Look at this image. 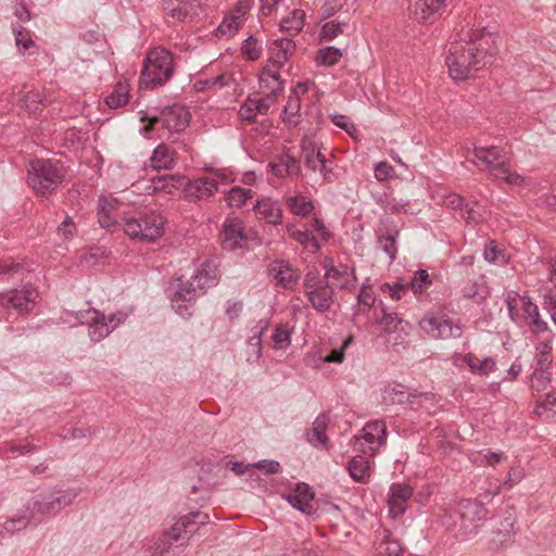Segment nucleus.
I'll return each instance as SVG.
<instances>
[{
    "mask_svg": "<svg viewBox=\"0 0 556 556\" xmlns=\"http://www.w3.org/2000/svg\"><path fill=\"white\" fill-rule=\"evenodd\" d=\"M463 296L466 299H476L477 302L480 303L482 300L486 298L488 292L483 290L482 286H480L477 281L468 282L462 289Z\"/></svg>",
    "mask_w": 556,
    "mask_h": 556,
    "instance_id": "nucleus-61",
    "label": "nucleus"
},
{
    "mask_svg": "<svg viewBox=\"0 0 556 556\" xmlns=\"http://www.w3.org/2000/svg\"><path fill=\"white\" fill-rule=\"evenodd\" d=\"M382 316L379 318V324L383 326L384 332L392 333L396 331H403L406 333L405 327L408 323L399 316L395 312H387L382 307Z\"/></svg>",
    "mask_w": 556,
    "mask_h": 556,
    "instance_id": "nucleus-42",
    "label": "nucleus"
},
{
    "mask_svg": "<svg viewBox=\"0 0 556 556\" xmlns=\"http://www.w3.org/2000/svg\"><path fill=\"white\" fill-rule=\"evenodd\" d=\"M304 294L312 307L318 313L329 312L334 303V291L330 281L321 283L320 287L314 288Z\"/></svg>",
    "mask_w": 556,
    "mask_h": 556,
    "instance_id": "nucleus-19",
    "label": "nucleus"
},
{
    "mask_svg": "<svg viewBox=\"0 0 556 556\" xmlns=\"http://www.w3.org/2000/svg\"><path fill=\"white\" fill-rule=\"evenodd\" d=\"M463 361L468 365L473 374L481 376H488L495 369V361L492 357H485L479 359L473 353H467L464 355Z\"/></svg>",
    "mask_w": 556,
    "mask_h": 556,
    "instance_id": "nucleus-40",
    "label": "nucleus"
},
{
    "mask_svg": "<svg viewBox=\"0 0 556 556\" xmlns=\"http://www.w3.org/2000/svg\"><path fill=\"white\" fill-rule=\"evenodd\" d=\"M240 27V23L237 16L225 18L216 29L217 37H231Z\"/></svg>",
    "mask_w": 556,
    "mask_h": 556,
    "instance_id": "nucleus-58",
    "label": "nucleus"
},
{
    "mask_svg": "<svg viewBox=\"0 0 556 556\" xmlns=\"http://www.w3.org/2000/svg\"><path fill=\"white\" fill-rule=\"evenodd\" d=\"M273 341L276 349H285L291 342V330L287 325H278L273 334Z\"/></svg>",
    "mask_w": 556,
    "mask_h": 556,
    "instance_id": "nucleus-57",
    "label": "nucleus"
},
{
    "mask_svg": "<svg viewBox=\"0 0 556 556\" xmlns=\"http://www.w3.org/2000/svg\"><path fill=\"white\" fill-rule=\"evenodd\" d=\"M253 210L260 219L266 220L268 224L278 225L281 223L282 211L278 202L271 199H262L256 201Z\"/></svg>",
    "mask_w": 556,
    "mask_h": 556,
    "instance_id": "nucleus-29",
    "label": "nucleus"
},
{
    "mask_svg": "<svg viewBox=\"0 0 556 556\" xmlns=\"http://www.w3.org/2000/svg\"><path fill=\"white\" fill-rule=\"evenodd\" d=\"M274 102L268 100L267 98H251L249 97L247 101L239 109V117L242 121L249 123L256 122V115L262 114L265 115L268 113L270 105Z\"/></svg>",
    "mask_w": 556,
    "mask_h": 556,
    "instance_id": "nucleus-27",
    "label": "nucleus"
},
{
    "mask_svg": "<svg viewBox=\"0 0 556 556\" xmlns=\"http://www.w3.org/2000/svg\"><path fill=\"white\" fill-rule=\"evenodd\" d=\"M217 189L218 180L216 178L200 177L186 181L184 194L189 202H197L211 198Z\"/></svg>",
    "mask_w": 556,
    "mask_h": 556,
    "instance_id": "nucleus-15",
    "label": "nucleus"
},
{
    "mask_svg": "<svg viewBox=\"0 0 556 556\" xmlns=\"http://www.w3.org/2000/svg\"><path fill=\"white\" fill-rule=\"evenodd\" d=\"M164 12L179 22L191 21L197 15V7L190 0H162Z\"/></svg>",
    "mask_w": 556,
    "mask_h": 556,
    "instance_id": "nucleus-24",
    "label": "nucleus"
},
{
    "mask_svg": "<svg viewBox=\"0 0 556 556\" xmlns=\"http://www.w3.org/2000/svg\"><path fill=\"white\" fill-rule=\"evenodd\" d=\"M419 326L432 339H457L463 334L459 323H454L451 318L438 317L431 314L421 318Z\"/></svg>",
    "mask_w": 556,
    "mask_h": 556,
    "instance_id": "nucleus-9",
    "label": "nucleus"
},
{
    "mask_svg": "<svg viewBox=\"0 0 556 556\" xmlns=\"http://www.w3.org/2000/svg\"><path fill=\"white\" fill-rule=\"evenodd\" d=\"M13 34L15 36V45L22 54L35 45L29 30L25 27L21 25L13 26Z\"/></svg>",
    "mask_w": 556,
    "mask_h": 556,
    "instance_id": "nucleus-54",
    "label": "nucleus"
},
{
    "mask_svg": "<svg viewBox=\"0 0 556 556\" xmlns=\"http://www.w3.org/2000/svg\"><path fill=\"white\" fill-rule=\"evenodd\" d=\"M328 413L319 414L313 422L312 430L307 433V441L315 447H324L328 450L329 438L326 434L328 428Z\"/></svg>",
    "mask_w": 556,
    "mask_h": 556,
    "instance_id": "nucleus-28",
    "label": "nucleus"
},
{
    "mask_svg": "<svg viewBox=\"0 0 556 556\" xmlns=\"http://www.w3.org/2000/svg\"><path fill=\"white\" fill-rule=\"evenodd\" d=\"M253 191L242 187H232L226 194L225 200L231 207H241L249 199H252Z\"/></svg>",
    "mask_w": 556,
    "mask_h": 556,
    "instance_id": "nucleus-46",
    "label": "nucleus"
},
{
    "mask_svg": "<svg viewBox=\"0 0 556 556\" xmlns=\"http://www.w3.org/2000/svg\"><path fill=\"white\" fill-rule=\"evenodd\" d=\"M413 496V488L406 483H392L389 491V513L393 518L402 516L407 509V502Z\"/></svg>",
    "mask_w": 556,
    "mask_h": 556,
    "instance_id": "nucleus-17",
    "label": "nucleus"
},
{
    "mask_svg": "<svg viewBox=\"0 0 556 556\" xmlns=\"http://www.w3.org/2000/svg\"><path fill=\"white\" fill-rule=\"evenodd\" d=\"M22 101L29 112L37 113L43 103V97L38 91H29L23 96Z\"/></svg>",
    "mask_w": 556,
    "mask_h": 556,
    "instance_id": "nucleus-64",
    "label": "nucleus"
},
{
    "mask_svg": "<svg viewBox=\"0 0 556 556\" xmlns=\"http://www.w3.org/2000/svg\"><path fill=\"white\" fill-rule=\"evenodd\" d=\"M313 500L314 493L311 491L309 485L304 482L298 483L293 492L287 496V501L294 508L306 515L313 511Z\"/></svg>",
    "mask_w": 556,
    "mask_h": 556,
    "instance_id": "nucleus-26",
    "label": "nucleus"
},
{
    "mask_svg": "<svg viewBox=\"0 0 556 556\" xmlns=\"http://www.w3.org/2000/svg\"><path fill=\"white\" fill-rule=\"evenodd\" d=\"M286 204L294 215L303 217L308 216L315 208L314 203L302 194L288 197Z\"/></svg>",
    "mask_w": 556,
    "mask_h": 556,
    "instance_id": "nucleus-43",
    "label": "nucleus"
},
{
    "mask_svg": "<svg viewBox=\"0 0 556 556\" xmlns=\"http://www.w3.org/2000/svg\"><path fill=\"white\" fill-rule=\"evenodd\" d=\"M346 26L345 22H339L337 20L327 22L323 25L319 34V38L323 41H331L339 35L343 34L344 27Z\"/></svg>",
    "mask_w": 556,
    "mask_h": 556,
    "instance_id": "nucleus-53",
    "label": "nucleus"
},
{
    "mask_svg": "<svg viewBox=\"0 0 556 556\" xmlns=\"http://www.w3.org/2000/svg\"><path fill=\"white\" fill-rule=\"evenodd\" d=\"M38 298V291L27 283L22 289H12L0 293V304L4 307H11L18 313H28L35 305Z\"/></svg>",
    "mask_w": 556,
    "mask_h": 556,
    "instance_id": "nucleus-11",
    "label": "nucleus"
},
{
    "mask_svg": "<svg viewBox=\"0 0 556 556\" xmlns=\"http://www.w3.org/2000/svg\"><path fill=\"white\" fill-rule=\"evenodd\" d=\"M305 231H307L309 235H313L314 232L318 233L320 237V240L324 242H328L331 233L326 228L324 222L318 217H313L308 222L302 224Z\"/></svg>",
    "mask_w": 556,
    "mask_h": 556,
    "instance_id": "nucleus-55",
    "label": "nucleus"
},
{
    "mask_svg": "<svg viewBox=\"0 0 556 556\" xmlns=\"http://www.w3.org/2000/svg\"><path fill=\"white\" fill-rule=\"evenodd\" d=\"M378 552L380 556H401L403 547L397 540L387 533L378 546Z\"/></svg>",
    "mask_w": 556,
    "mask_h": 556,
    "instance_id": "nucleus-50",
    "label": "nucleus"
},
{
    "mask_svg": "<svg viewBox=\"0 0 556 556\" xmlns=\"http://www.w3.org/2000/svg\"><path fill=\"white\" fill-rule=\"evenodd\" d=\"M166 219L153 210L139 211L123 215V230L132 240L154 242L164 233Z\"/></svg>",
    "mask_w": 556,
    "mask_h": 556,
    "instance_id": "nucleus-4",
    "label": "nucleus"
},
{
    "mask_svg": "<svg viewBox=\"0 0 556 556\" xmlns=\"http://www.w3.org/2000/svg\"><path fill=\"white\" fill-rule=\"evenodd\" d=\"M346 469L351 476V478L359 483H366L370 477V463L369 460L362 456H354L346 466Z\"/></svg>",
    "mask_w": 556,
    "mask_h": 556,
    "instance_id": "nucleus-36",
    "label": "nucleus"
},
{
    "mask_svg": "<svg viewBox=\"0 0 556 556\" xmlns=\"http://www.w3.org/2000/svg\"><path fill=\"white\" fill-rule=\"evenodd\" d=\"M536 365L534 368V377L535 380H540L541 378H546V369L552 363L551 352L552 345L551 340L546 339L540 342L536 348Z\"/></svg>",
    "mask_w": 556,
    "mask_h": 556,
    "instance_id": "nucleus-35",
    "label": "nucleus"
},
{
    "mask_svg": "<svg viewBox=\"0 0 556 556\" xmlns=\"http://www.w3.org/2000/svg\"><path fill=\"white\" fill-rule=\"evenodd\" d=\"M516 519V508L513 505H507L494 519L493 533L501 543L514 536Z\"/></svg>",
    "mask_w": 556,
    "mask_h": 556,
    "instance_id": "nucleus-20",
    "label": "nucleus"
},
{
    "mask_svg": "<svg viewBox=\"0 0 556 556\" xmlns=\"http://www.w3.org/2000/svg\"><path fill=\"white\" fill-rule=\"evenodd\" d=\"M300 159L291 154L290 149L283 151L269 163L271 173L278 178L302 175Z\"/></svg>",
    "mask_w": 556,
    "mask_h": 556,
    "instance_id": "nucleus-18",
    "label": "nucleus"
},
{
    "mask_svg": "<svg viewBox=\"0 0 556 556\" xmlns=\"http://www.w3.org/2000/svg\"><path fill=\"white\" fill-rule=\"evenodd\" d=\"M219 240L224 250L242 249L248 241L243 222L238 217L228 216L223 224Z\"/></svg>",
    "mask_w": 556,
    "mask_h": 556,
    "instance_id": "nucleus-12",
    "label": "nucleus"
},
{
    "mask_svg": "<svg viewBox=\"0 0 556 556\" xmlns=\"http://www.w3.org/2000/svg\"><path fill=\"white\" fill-rule=\"evenodd\" d=\"M326 280L330 281V285L339 289H349L351 280H356L354 271L349 273L346 265L327 266V273H325Z\"/></svg>",
    "mask_w": 556,
    "mask_h": 556,
    "instance_id": "nucleus-33",
    "label": "nucleus"
},
{
    "mask_svg": "<svg viewBox=\"0 0 556 556\" xmlns=\"http://www.w3.org/2000/svg\"><path fill=\"white\" fill-rule=\"evenodd\" d=\"M522 309L526 317L529 319L530 330L534 334L544 333L548 330L547 323L544 321L539 313V307L534 304L529 296H521Z\"/></svg>",
    "mask_w": 556,
    "mask_h": 556,
    "instance_id": "nucleus-30",
    "label": "nucleus"
},
{
    "mask_svg": "<svg viewBox=\"0 0 556 556\" xmlns=\"http://www.w3.org/2000/svg\"><path fill=\"white\" fill-rule=\"evenodd\" d=\"M128 100L127 86L117 84L114 91L105 98V103L111 109H117L127 104Z\"/></svg>",
    "mask_w": 556,
    "mask_h": 556,
    "instance_id": "nucleus-51",
    "label": "nucleus"
},
{
    "mask_svg": "<svg viewBox=\"0 0 556 556\" xmlns=\"http://www.w3.org/2000/svg\"><path fill=\"white\" fill-rule=\"evenodd\" d=\"M287 231L290 238L299 242L305 250L316 253L320 250L321 245L314 235H309L304 230L303 226L299 227L294 224L287 226Z\"/></svg>",
    "mask_w": 556,
    "mask_h": 556,
    "instance_id": "nucleus-34",
    "label": "nucleus"
},
{
    "mask_svg": "<svg viewBox=\"0 0 556 556\" xmlns=\"http://www.w3.org/2000/svg\"><path fill=\"white\" fill-rule=\"evenodd\" d=\"M187 178L180 175H163L152 179L153 189L173 194L180 188L184 189Z\"/></svg>",
    "mask_w": 556,
    "mask_h": 556,
    "instance_id": "nucleus-38",
    "label": "nucleus"
},
{
    "mask_svg": "<svg viewBox=\"0 0 556 556\" xmlns=\"http://www.w3.org/2000/svg\"><path fill=\"white\" fill-rule=\"evenodd\" d=\"M269 273L285 289H293L301 277L299 270L292 268L285 261H275L269 268Z\"/></svg>",
    "mask_w": 556,
    "mask_h": 556,
    "instance_id": "nucleus-25",
    "label": "nucleus"
},
{
    "mask_svg": "<svg viewBox=\"0 0 556 556\" xmlns=\"http://www.w3.org/2000/svg\"><path fill=\"white\" fill-rule=\"evenodd\" d=\"M98 214L123 216L125 212L119 211V203L116 199L100 195L98 199Z\"/></svg>",
    "mask_w": 556,
    "mask_h": 556,
    "instance_id": "nucleus-56",
    "label": "nucleus"
},
{
    "mask_svg": "<svg viewBox=\"0 0 556 556\" xmlns=\"http://www.w3.org/2000/svg\"><path fill=\"white\" fill-rule=\"evenodd\" d=\"M475 160L471 162L480 169L488 170L496 178L502 179L508 185L520 186L523 177L517 173H511L507 163L506 153L498 147H475Z\"/></svg>",
    "mask_w": 556,
    "mask_h": 556,
    "instance_id": "nucleus-5",
    "label": "nucleus"
},
{
    "mask_svg": "<svg viewBox=\"0 0 556 556\" xmlns=\"http://www.w3.org/2000/svg\"><path fill=\"white\" fill-rule=\"evenodd\" d=\"M497 52L495 38L491 34L471 35L468 40L454 41L450 45L446 65L455 80H465L493 62Z\"/></svg>",
    "mask_w": 556,
    "mask_h": 556,
    "instance_id": "nucleus-1",
    "label": "nucleus"
},
{
    "mask_svg": "<svg viewBox=\"0 0 556 556\" xmlns=\"http://www.w3.org/2000/svg\"><path fill=\"white\" fill-rule=\"evenodd\" d=\"M304 11L295 9L291 12V16H287L281 21L280 27L283 31L298 34L304 26Z\"/></svg>",
    "mask_w": 556,
    "mask_h": 556,
    "instance_id": "nucleus-45",
    "label": "nucleus"
},
{
    "mask_svg": "<svg viewBox=\"0 0 556 556\" xmlns=\"http://www.w3.org/2000/svg\"><path fill=\"white\" fill-rule=\"evenodd\" d=\"M177 290L173 294L170 301L172 303L177 302H188L194 303L197 296V282L191 278L190 280L178 279Z\"/></svg>",
    "mask_w": 556,
    "mask_h": 556,
    "instance_id": "nucleus-41",
    "label": "nucleus"
},
{
    "mask_svg": "<svg viewBox=\"0 0 556 556\" xmlns=\"http://www.w3.org/2000/svg\"><path fill=\"white\" fill-rule=\"evenodd\" d=\"M27 174L28 186L42 198L50 197L65 178V169L60 162L49 159L30 161Z\"/></svg>",
    "mask_w": 556,
    "mask_h": 556,
    "instance_id": "nucleus-3",
    "label": "nucleus"
},
{
    "mask_svg": "<svg viewBox=\"0 0 556 556\" xmlns=\"http://www.w3.org/2000/svg\"><path fill=\"white\" fill-rule=\"evenodd\" d=\"M362 432L361 438L354 437V439L357 442L363 439L367 444V448H361L363 453L369 452L371 455H375L387 441V426L382 420L367 422Z\"/></svg>",
    "mask_w": 556,
    "mask_h": 556,
    "instance_id": "nucleus-14",
    "label": "nucleus"
},
{
    "mask_svg": "<svg viewBox=\"0 0 556 556\" xmlns=\"http://www.w3.org/2000/svg\"><path fill=\"white\" fill-rule=\"evenodd\" d=\"M460 217L467 224H479L482 220L481 206L476 200H467L462 212Z\"/></svg>",
    "mask_w": 556,
    "mask_h": 556,
    "instance_id": "nucleus-48",
    "label": "nucleus"
},
{
    "mask_svg": "<svg viewBox=\"0 0 556 556\" xmlns=\"http://www.w3.org/2000/svg\"><path fill=\"white\" fill-rule=\"evenodd\" d=\"M283 84L278 70L271 68L269 64L263 67L260 75V87L262 89H269V93L265 98L275 102L285 90Z\"/></svg>",
    "mask_w": 556,
    "mask_h": 556,
    "instance_id": "nucleus-23",
    "label": "nucleus"
},
{
    "mask_svg": "<svg viewBox=\"0 0 556 556\" xmlns=\"http://www.w3.org/2000/svg\"><path fill=\"white\" fill-rule=\"evenodd\" d=\"M329 282L326 280V278H321L320 274L317 269H311L308 270L303 280V289L304 293L308 292L309 290L314 288H318L321 286V283Z\"/></svg>",
    "mask_w": 556,
    "mask_h": 556,
    "instance_id": "nucleus-63",
    "label": "nucleus"
},
{
    "mask_svg": "<svg viewBox=\"0 0 556 556\" xmlns=\"http://www.w3.org/2000/svg\"><path fill=\"white\" fill-rule=\"evenodd\" d=\"M30 523H34V521L30 519L28 513H26V509H24L16 516L8 519L3 523V529L9 533H14L16 531H21L22 529H25Z\"/></svg>",
    "mask_w": 556,
    "mask_h": 556,
    "instance_id": "nucleus-52",
    "label": "nucleus"
},
{
    "mask_svg": "<svg viewBox=\"0 0 556 556\" xmlns=\"http://www.w3.org/2000/svg\"><path fill=\"white\" fill-rule=\"evenodd\" d=\"M375 233L378 248L393 262L397 255V238L400 236L397 224L391 217L381 218Z\"/></svg>",
    "mask_w": 556,
    "mask_h": 556,
    "instance_id": "nucleus-10",
    "label": "nucleus"
},
{
    "mask_svg": "<svg viewBox=\"0 0 556 556\" xmlns=\"http://www.w3.org/2000/svg\"><path fill=\"white\" fill-rule=\"evenodd\" d=\"M75 497L76 493L72 491H54L50 494H40L29 500L25 509L34 525H38L47 517L54 516L64 507L71 505Z\"/></svg>",
    "mask_w": 556,
    "mask_h": 556,
    "instance_id": "nucleus-7",
    "label": "nucleus"
},
{
    "mask_svg": "<svg viewBox=\"0 0 556 556\" xmlns=\"http://www.w3.org/2000/svg\"><path fill=\"white\" fill-rule=\"evenodd\" d=\"M432 285V279L429 274L425 269H419L414 274V277L407 281V287L414 292V294H418L427 290Z\"/></svg>",
    "mask_w": 556,
    "mask_h": 556,
    "instance_id": "nucleus-47",
    "label": "nucleus"
},
{
    "mask_svg": "<svg viewBox=\"0 0 556 556\" xmlns=\"http://www.w3.org/2000/svg\"><path fill=\"white\" fill-rule=\"evenodd\" d=\"M430 396V393H417L416 391L408 392L405 386L397 384L396 387L384 391L383 401L391 404H405L414 403V400L417 397H425L426 400H429Z\"/></svg>",
    "mask_w": 556,
    "mask_h": 556,
    "instance_id": "nucleus-31",
    "label": "nucleus"
},
{
    "mask_svg": "<svg viewBox=\"0 0 556 556\" xmlns=\"http://www.w3.org/2000/svg\"><path fill=\"white\" fill-rule=\"evenodd\" d=\"M484 258L489 263H505V253L503 250L498 249L495 241H491L484 248Z\"/></svg>",
    "mask_w": 556,
    "mask_h": 556,
    "instance_id": "nucleus-62",
    "label": "nucleus"
},
{
    "mask_svg": "<svg viewBox=\"0 0 556 556\" xmlns=\"http://www.w3.org/2000/svg\"><path fill=\"white\" fill-rule=\"evenodd\" d=\"M219 278L218 265L214 258H206L192 276L193 281L197 282V288L203 293L207 289L217 286Z\"/></svg>",
    "mask_w": 556,
    "mask_h": 556,
    "instance_id": "nucleus-21",
    "label": "nucleus"
},
{
    "mask_svg": "<svg viewBox=\"0 0 556 556\" xmlns=\"http://www.w3.org/2000/svg\"><path fill=\"white\" fill-rule=\"evenodd\" d=\"M159 119L169 135L180 134L190 123V113L182 105H167L160 112Z\"/></svg>",
    "mask_w": 556,
    "mask_h": 556,
    "instance_id": "nucleus-13",
    "label": "nucleus"
},
{
    "mask_svg": "<svg viewBox=\"0 0 556 556\" xmlns=\"http://www.w3.org/2000/svg\"><path fill=\"white\" fill-rule=\"evenodd\" d=\"M178 521L180 526H186V530H192L193 534L198 530V528H194L195 525L202 526L208 522V515L200 510H194L182 516Z\"/></svg>",
    "mask_w": 556,
    "mask_h": 556,
    "instance_id": "nucleus-49",
    "label": "nucleus"
},
{
    "mask_svg": "<svg viewBox=\"0 0 556 556\" xmlns=\"http://www.w3.org/2000/svg\"><path fill=\"white\" fill-rule=\"evenodd\" d=\"M342 54L341 49L329 46L318 50L315 61L319 66H333L340 61Z\"/></svg>",
    "mask_w": 556,
    "mask_h": 556,
    "instance_id": "nucleus-44",
    "label": "nucleus"
},
{
    "mask_svg": "<svg viewBox=\"0 0 556 556\" xmlns=\"http://www.w3.org/2000/svg\"><path fill=\"white\" fill-rule=\"evenodd\" d=\"M301 110L300 96L295 91H291L287 104L283 109L282 121L288 128H294L300 124L299 112Z\"/></svg>",
    "mask_w": 556,
    "mask_h": 556,
    "instance_id": "nucleus-39",
    "label": "nucleus"
},
{
    "mask_svg": "<svg viewBox=\"0 0 556 556\" xmlns=\"http://www.w3.org/2000/svg\"><path fill=\"white\" fill-rule=\"evenodd\" d=\"M241 52L248 60L255 61L261 56L262 49L257 46V39L250 36L243 41Z\"/></svg>",
    "mask_w": 556,
    "mask_h": 556,
    "instance_id": "nucleus-59",
    "label": "nucleus"
},
{
    "mask_svg": "<svg viewBox=\"0 0 556 556\" xmlns=\"http://www.w3.org/2000/svg\"><path fill=\"white\" fill-rule=\"evenodd\" d=\"M446 0H415L414 13L425 22L435 20L445 8Z\"/></svg>",
    "mask_w": 556,
    "mask_h": 556,
    "instance_id": "nucleus-32",
    "label": "nucleus"
},
{
    "mask_svg": "<svg viewBox=\"0 0 556 556\" xmlns=\"http://www.w3.org/2000/svg\"><path fill=\"white\" fill-rule=\"evenodd\" d=\"M98 222L102 228L111 232H114L119 228L123 229V216L98 214Z\"/></svg>",
    "mask_w": 556,
    "mask_h": 556,
    "instance_id": "nucleus-60",
    "label": "nucleus"
},
{
    "mask_svg": "<svg viewBox=\"0 0 556 556\" xmlns=\"http://www.w3.org/2000/svg\"><path fill=\"white\" fill-rule=\"evenodd\" d=\"M174 61L168 50H151L140 75L141 89H154L163 86L173 76Z\"/></svg>",
    "mask_w": 556,
    "mask_h": 556,
    "instance_id": "nucleus-6",
    "label": "nucleus"
},
{
    "mask_svg": "<svg viewBox=\"0 0 556 556\" xmlns=\"http://www.w3.org/2000/svg\"><path fill=\"white\" fill-rule=\"evenodd\" d=\"M175 151L165 143L155 148L150 159L155 169H172L175 165Z\"/></svg>",
    "mask_w": 556,
    "mask_h": 556,
    "instance_id": "nucleus-37",
    "label": "nucleus"
},
{
    "mask_svg": "<svg viewBox=\"0 0 556 556\" xmlns=\"http://www.w3.org/2000/svg\"><path fill=\"white\" fill-rule=\"evenodd\" d=\"M488 510L480 500L463 498L450 503L444 509L442 523L447 529L459 528L463 534L476 533L478 522L483 521Z\"/></svg>",
    "mask_w": 556,
    "mask_h": 556,
    "instance_id": "nucleus-2",
    "label": "nucleus"
},
{
    "mask_svg": "<svg viewBox=\"0 0 556 556\" xmlns=\"http://www.w3.org/2000/svg\"><path fill=\"white\" fill-rule=\"evenodd\" d=\"M295 42L290 38H279L268 45V63L271 68L278 70L285 65L295 51Z\"/></svg>",
    "mask_w": 556,
    "mask_h": 556,
    "instance_id": "nucleus-16",
    "label": "nucleus"
},
{
    "mask_svg": "<svg viewBox=\"0 0 556 556\" xmlns=\"http://www.w3.org/2000/svg\"><path fill=\"white\" fill-rule=\"evenodd\" d=\"M87 315V321L89 323L88 333L94 342H99L108 337L121 324V319H118L114 325L110 326L106 323V316L98 309H89Z\"/></svg>",
    "mask_w": 556,
    "mask_h": 556,
    "instance_id": "nucleus-22",
    "label": "nucleus"
},
{
    "mask_svg": "<svg viewBox=\"0 0 556 556\" xmlns=\"http://www.w3.org/2000/svg\"><path fill=\"white\" fill-rule=\"evenodd\" d=\"M191 535L192 530H186V526H180L177 520L168 529L154 534L153 544L150 547L152 556H163L174 545H184Z\"/></svg>",
    "mask_w": 556,
    "mask_h": 556,
    "instance_id": "nucleus-8",
    "label": "nucleus"
}]
</instances>
